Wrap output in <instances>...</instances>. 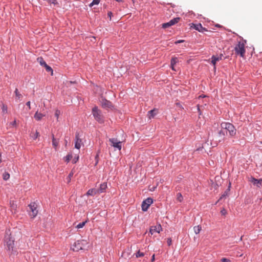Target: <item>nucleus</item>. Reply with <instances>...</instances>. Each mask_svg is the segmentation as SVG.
Returning a JSON list of instances; mask_svg holds the SVG:
<instances>
[{
  "instance_id": "f257e3e1",
  "label": "nucleus",
  "mask_w": 262,
  "mask_h": 262,
  "mask_svg": "<svg viewBox=\"0 0 262 262\" xmlns=\"http://www.w3.org/2000/svg\"><path fill=\"white\" fill-rule=\"evenodd\" d=\"M4 246L6 250L10 255L17 254L16 248L14 247V239L12 238L10 234L7 232L5 236Z\"/></svg>"
},
{
  "instance_id": "f03ea898",
  "label": "nucleus",
  "mask_w": 262,
  "mask_h": 262,
  "mask_svg": "<svg viewBox=\"0 0 262 262\" xmlns=\"http://www.w3.org/2000/svg\"><path fill=\"white\" fill-rule=\"evenodd\" d=\"M221 126L222 129L226 130V135H227L228 132L230 137L235 135L236 130L232 124L229 122H222Z\"/></svg>"
},
{
  "instance_id": "7ed1b4c3",
  "label": "nucleus",
  "mask_w": 262,
  "mask_h": 262,
  "mask_svg": "<svg viewBox=\"0 0 262 262\" xmlns=\"http://www.w3.org/2000/svg\"><path fill=\"white\" fill-rule=\"evenodd\" d=\"M242 41H238V43L235 46L234 50L237 55H239L241 57H243L245 56L246 50L245 45L247 42L246 40H244L243 38Z\"/></svg>"
},
{
  "instance_id": "20e7f679",
  "label": "nucleus",
  "mask_w": 262,
  "mask_h": 262,
  "mask_svg": "<svg viewBox=\"0 0 262 262\" xmlns=\"http://www.w3.org/2000/svg\"><path fill=\"white\" fill-rule=\"evenodd\" d=\"M92 113L95 120L99 123H103L104 122V118L101 110L98 109L96 106H94L92 110Z\"/></svg>"
},
{
  "instance_id": "39448f33",
  "label": "nucleus",
  "mask_w": 262,
  "mask_h": 262,
  "mask_svg": "<svg viewBox=\"0 0 262 262\" xmlns=\"http://www.w3.org/2000/svg\"><path fill=\"white\" fill-rule=\"evenodd\" d=\"M28 207L29 208V215L32 217L34 218L35 217L37 213H38V210H37V205L35 202L31 203L29 205Z\"/></svg>"
},
{
  "instance_id": "423d86ee",
  "label": "nucleus",
  "mask_w": 262,
  "mask_h": 262,
  "mask_svg": "<svg viewBox=\"0 0 262 262\" xmlns=\"http://www.w3.org/2000/svg\"><path fill=\"white\" fill-rule=\"evenodd\" d=\"M109 141L111 142V145L115 148L120 150L122 148V142L118 141L116 138H110Z\"/></svg>"
},
{
  "instance_id": "0eeeda50",
  "label": "nucleus",
  "mask_w": 262,
  "mask_h": 262,
  "mask_svg": "<svg viewBox=\"0 0 262 262\" xmlns=\"http://www.w3.org/2000/svg\"><path fill=\"white\" fill-rule=\"evenodd\" d=\"M153 203V200L150 198H148L143 201L142 203V210L146 211L148 209L149 206Z\"/></svg>"
},
{
  "instance_id": "6e6552de",
  "label": "nucleus",
  "mask_w": 262,
  "mask_h": 262,
  "mask_svg": "<svg viewBox=\"0 0 262 262\" xmlns=\"http://www.w3.org/2000/svg\"><path fill=\"white\" fill-rule=\"evenodd\" d=\"M37 61L39 62L40 64L44 67L46 70V71L48 72L51 73V75H53V71L51 67L48 66L46 61L43 60V59L42 57H38L37 58Z\"/></svg>"
},
{
  "instance_id": "1a4fd4ad",
  "label": "nucleus",
  "mask_w": 262,
  "mask_h": 262,
  "mask_svg": "<svg viewBox=\"0 0 262 262\" xmlns=\"http://www.w3.org/2000/svg\"><path fill=\"white\" fill-rule=\"evenodd\" d=\"M82 242L80 241H77L74 243V244L71 247V249L74 251H78L82 249Z\"/></svg>"
},
{
  "instance_id": "9d476101",
  "label": "nucleus",
  "mask_w": 262,
  "mask_h": 262,
  "mask_svg": "<svg viewBox=\"0 0 262 262\" xmlns=\"http://www.w3.org/2000/svg\"><path fill=\"white\" fill-rule=\"evenodd\" d=\"M100 102L102 107L104 108H108L113 106L112 102L105 98H102Z\"/></svg>"
},
{
  "instance_id": "9b49d317",
  "label": "nucleus",
  "mask_w": 262,
  "mask_h": 262,
  "mask_svg": "<svg viewBox=\"0 0 262 262\" xmlns=\"http://www.w3.org/2000/svg\"><path fill=\"white\" fill-rule=\"evenodd\" d=\"M82 143V140L79 138V134L76 133L75 139V148L79 149L81 147V144Z\"/></svg>"
},
{
  "instance_id": "f8f14e48",
  "label": "nucleus",
  "mask_w": 262,
  "mask_h": 262,
  "mask_svg": "<svg viewBox=\"0 0 262 262\" xmlns=\"http://www.w3.org/2000/svg\"><path fill=\"white\" fill-rule=\"evenodd\" d=\"M250 181L257 187L260 188L262 185V179H256L254 177H251Z\"/></svg>"
},
{
  "instance_id": "ddd939ff",
  "label": "nucleus",
  "mask_w": 262,
  "mask_h": 262,
  "mask_svg": "<svg viewBox=\"0 0 262 262\" xmlns=\"http://www.w3.org/2000/svg\"><path fill=\"white\" fill-rule=\"evenodd\" d=\"M193 28L196 30L200 32L203 33L205 31H207V29L202 26L201 24L199 23L198 24H192Z\"/></svg>"
},
{
  "instance_id": "4468645a",
  "label": "nucleus",
  "mask_w": 262,
  "mask_h": 262,
  "mask_svg": "<svg viewBox=\"0 0 262 262\" xmlns=\"http://www.w3.org/2000/svg\"><path fill=\"white\" fill-rule=\"evenodd\" d=\"M223 54H221L219 56L216 57L212 56L211 57V63L214 66V68L215 69V64L217 61L223 59Z\"/></svg>"
},
{
  "instance_id": "2eb2a0df",
  "label": "nucleus",
  "mask_w": 262,
  "mask_h": 262,
  "mask_svg": "<svg viewBox=\"0 0 262 262\" xmlns=\"http://www.w3.org/2000/svg\"><path fill=\"white\" fill-rule=\"evenodd\" d=\"M218 135H219V136L221 138V139H220L219 140V142H220L224 140L225 136V135H227L226 134V130L222 128L221 130H220L219 132Z\"/></svg>"
},
{
  "instance_id": "dca6fc26",
  "label": "nucleus",
  "mask_w": 262,
  "mask_h": 262,
  "mask_svg": "<svg viewBox=\"0 0 262 262\" xmlns=\"http://www.w3.org/2000/svg\"><path fill=\"white\" fill-rule=\"evenodd\" d=\"M161 229V226H152L150 229V233L151 234H153L155 232L159 233L160 230Z\"/></svg>"
},
{
  "instance_id": "f3484780",
  "label": "nucleus",
  "mask_w": 262,
  "mask_h": 262,
  "mask_svg": "<svg viewBox=\"0 0 262 262\" xmlns=\"http://www.w3.org/2000/svg\"><path fill=\"white\" fill-rule=\"evenodd\" d=\"M107 188L106 183H103L100 185V187L98 190V192L102 193Z\"/></svg>"
},
{
  "instance_id": "a211bd4d",
  "label": "nucleus",
  "mask_w": 262,
  "mask_h": 262,
  "mask_svg": "<svg viewBox=\"0 0 262 262\" xmlns=\"http://www.w3.org/2000/svg\"><path fill=\"white\" fill-rule=\"evenodd\" d=\"M45 116V115H43L41 113H38L36 112L34 115V118L37 121H40L43 117Z\"/></svg>"
},
{
  "instance_id": "6ab92c4d",
  "label": "nucleus",
  "mask_w": 262,
  "mask_h": 262,
  "mask_svg": "<svg viewBox=\"0 0 262 262\" xmlns=\"http://www.w3.org/2000/svg\"><path fill=\"white\" fill-rule=\"evenodd\" d=\"M58 140L55 138L54 135H52V145L55 149L58 145Z\"/></svg>"
},
{
  "instance_id": "aec40b11",
  "label": "nucleus",
  "mask_w": 262,
  "mask_h": 262,
  "mask_svg": "<svg viewBox=\"0 0 262 262\" xmlns=\"http://www.w3.org/2000/svg\"><path fill=\"white\" fill-rule=\"evenodd\" d=\"M97 191L95 189H90L88 191L86 194L88 195L93 196L96 194Z\"/></svg>"
},
{
  "instance_id": "412c9836",
  "label": "nucleus",
  "mask_w": 262,
  "mask_h": 262,
  "mask_svg": "<svg viewBox=\"0 0 262 262\" xmlns=\"http://www.w3.org/2000/svg\"><path fill=\"white\" fill-rule=\"evenodd\" d=\"M180 17H176L172 19H171L169 22L170 23L171 26L174 25V24L178 23L180 20Z\"/></svg>"
},
{
  "instance_id": "4be33fe9",
  "label": "nucleus",
  "mask_w": 262,
  "mask_h": 262,
  "mask_svg": "<svg viewBox=\"0 0 262 262\" xmlns=\"http://www.w3.org/2000/svg\"><path fill=\"white\" fill-rule=\"evenodd\" d=\"M193 230H194V233L196 234H199L200 233V232L201 231V230H202V227L200 225L195 226L193 227Z\"/></svg>"
},
{
  "instance_id": "5701e85b",
  "label": "nucleus",
  "mask_w": 262,
  "mask_h": 262,
  "mask_svg": "<svg viewBox=\"0 0 262 262\" xmlns=\"http://www.w3.org/2000/svg\"><path fill=\"white\" fill-rule=\"evenodd\" d=\"M178 61V59L177 58H172L171 60V69L172 70H175L174 69V66L176 64V63Z\"/></svg>"
},
{
  "instance_id": "b1692460",
  "label": "nucleus",
  "mask_w": 262,
  "mask_h": 262,
  "mask_svg": "<svg viewBox=\"0 0 262 262\" xmlns=\"http://www.w3.org/2000/svg\"><path fill=\"white\" fill-rule=\"evenodd\" d=\"M155 112H156L155 110H150L148 112V115H149V118L154 117V116L156 115Z\"/></svg>"
},
{
  "instance_id": "393cba45",
  "label": "nucleus",
  "mask_w": 262,
  "mask_h": 262,
  "mask_svg": "<svg viewBox=\"0 0 262 262\" xmlns=\"http://www.w3.org/2000/svg\"><path fill=\"white\" fill-rule=\"evenodd\" d=\"M72 158V155L71 154H69L64 157V160L66 162L68 163Z\"/></svg>"
},
{
  "instance_id": "a878e982",
  "label": "nucleus",
  "mask_w": 262,
  "mask_h": 262,
  "mask_svg": "<svg viewBox=\"0 0 262 262\" xmlns=\"http://www.w3.org/2000/svg\"><path fill=\"white\" fill-rule=\"evenodd\" d=\"M86 223V221H85V222H81V223H79L76 226V228H77V229H80V228H82L85 224V223Z\"/></svg>"
},
{
  "instance_id": "bb28decb",
  "label": "nucleus",
  "mask_w": 262,
  "mask_h": 262,
  "mask_svg": "<svg viewBox=\"0 0 262 262\" xmlns=\"http://www.w3.org/2000/svg\"><path fill=\"white\" fill-rule=\"evenodd\" d=\"M100 0H93V2L89 5L90 7H92L95 5L99 4Z\"/></svg>"
},
{
  "instance_id": "cd10ccee",
  "label": "nucleus",
  "mask_w": 262,
  "mask_h": 262,
  "mask_svg": "<svg viewBox=\"0 0 262 262\" xmlns=\"http://www.w3.org/2000/svg\"><path fill=\"white\" fill-rule=\"evenodd\" d=\"M2 112L4 114L7 113V106L6 105L3 104L2 107Z\"/></svg>"
},
{
  "instance_id": "c85d7f7f",
  "label": "nucleus",
  "mask_w": 262,
  "mask_h": 262,
  "mask_svg": "<svg viewBox=\"0 0 262 262\" xmlns=\"http://www.w3.org/2000/svg\"><path fill=\"white\" fill-rule=\"evenodd\" d=\"M14 93H15L16 97L17 98V99H20V97H21V95L19 93L17 89H15Z\"/></svg>"
},
{
  "instance_id": "c756f323",
  "label": "nucleus",
  "mask_w": 262,
  "mask_h": 262,
  "mask_svg": "<svg viewBox=\"0 0 262 262\" xmlns=\"http://www.w3.org/2000/svg\"><path fill=\"white\" fill-rule=\"evenodd\" d=\"M177 200L179 201V202H182V200H183V196L181 194V193H177Z\"/></svg>"
},
{
  "instance_id": "7c9ffc66",
  "label": "nucleus",
  "mask_w": 262,
  "mask_h": 262,
  "mask_svg": "<svg viewBox=\"0 0 262 262\" xmlns=\"http://www.w3.org/2000/svg\"><path fill=\"white\" fill-rule=\"evenodd\" d=\"M144 254L143 252H141L139 250L137 252L136 256L137 257H143Z\"/></svg>"
},
{
  "instance_id": "2f4dec72",
  "label": "nucleus",
  "mask_w": 262,
  "mask_h": 262,
  "mask_svg": "<svg viewBox=\"0 0 262 262\" xmlns=\"http://www.w3.org/2000/svg\"><path fill=\"white\" fill-rule=\"evenodd\" d=\"M171 25H170V23L169 22H168V23H164L162 24V27L163 28H167L170 26H171Z\"/></svg>"
},
{
  "instance_id": "473e14b6",
  "label": "nucleus",
  "mask_w": 262,
  "mask_h": 262,
  "mask_svg": "<svg viewBox=\"0 0 262 262\" xmlns=\"http://www.w3.org/2000/svg\"><path fill=\"white\" fill-rule=\"evenodd\" d=\"M10 177V175L8 173H4L3 174V179L5 180H8Z\"/></svg>"
},
{
  "instance_id": "72a5a7b5",
  "label": "nucleus",
  "mask_w": 262,
  "mask_h": 262,
  "mask_svg": "<svg viewBox=\"0 0 262 262\" xmlns=\"http://www.w3.org/2000/svg\"><path fill=\"white\" fill-rule=\"evenodd\" d=\"M73 172H71L69 175H68V177L67 178V179H68V182H70L71 181V178L73 177Z\"/></svg>"
},
{
  "instance_id": "f704fd0d",
  "label": "nucleus",
  "mask_w": 262,
  "mask_h": 262,
  "mask_svg": "<svg viewBox=\"0 0 262 262\" xmlns=\"http://www.w3.org/2000/svg\"><path fill=\"white\" fill-rule=\"evenodd\" d=\"M60 114V111H59L58 110H56L55 113V116L57 118V119L58 118Z\"/></svg>"
},
{
  "instance_id": "c9c22d12",
  "label": "nucleus",
  "mask_w": 262,
  "mask_h": 262,
  "mask_svg": "<svg viewBox=\"0 0 262 262\" xmlns=\"http://www.w3.org/2000/svg\"><path fill=\"white\" fill-rule=\"evenodd\" d=\"M78 159H79V156L75 157L72 161L73 163H74V164L76 163L78 161Z\"/></svg>"
},
{
  "instance_id": "e433bc0d",
  "label": "nucleus",
  "mask_w": 262,
  "mask_h": 262,
  "mask_svg": "<svg viewBox=\"0 0 262 262\" xmlns=\"http://www.w3.org/2000/svg\"><path fill=\"white\" fill-rule=\"evenodd\" d=\"M167 244L168 246H170L172 243V240L170 238H168L167 241Z\"/></svg>"
},
{
  "instance_id": "4c0bfd02",
  "label": "nucleus",
  "mask_w": 262,
  "mask_h": 262,
  "mask_svg": "<svg viewBox=\"0 0 262 262\" xmlns=\"http://www.w3.org/2000/svg\"><path fill=\"white\" fill-rule=\"evenodd\" d=\"M228 191H226L222 195V196L221 197L220 199H222L224 197H225L227 195H228Z\"/></svg>"
},
{
  "instance_id": "58836bf2",
  "label": "nucleus",
  "mask_w": 262,
  "mask_h": 262,
  "mask_svg": "<svg viewBox=\"0 0 262 262\" xmlns=\"http://www.w3.org/2000/svg\"><path fill=\"white\" fill-rule=\"evenodd\" d=\"M39 134V133L37 131H36L33 137L34 139H36L38 137Z\"/></svg>"
},
{
  "instance_id": "ea45409f",
  "label": "nucleus",
  "mask_w": 262,
  "mask_h": 262,
  "mask_svg": "<svg viewBox=\"0 0 262 262\" xmlns=\"http://www.w3.org/2000/svg\"><path fill=\"white\" fill-rule=\"evenodd\" d=\"M30 101H28L27 103H26V105L28 106L29 107V109L30 110L31 109V106H30Z\"/></svg>"
},
{
  "instance_id": "a19ab883",
  "label": "nucleus",
  "mask_w": 262,
  "mask_h": 262,
  "mask_svg": "<svg viewBox=\"0 0 262 262\" xmlns=\"http://www.w3.org/2000/svg\"><path fill=\"white\" fill-rule=\"evenodd\" d=\"M112 15H113V13H112L111 12H108L107 13V16H108V17H110V19H111V17H112Z\"/></svg>"
},
{
  "instance_id": "79ce46f5",
  "label": "nucleus",
  "mask_w": 262,
  "mask_h": 262,
  "mask_svg": "<svg viewBox=\"0 0 262 262\" xmlns=\"http://www.w3.org/2000/svg\"><path fill=\"white\" fill-rule=\"evenodd\" d=\"M221 212L222 215H225L226 213V211L225 209H223L222 210H221Z\"/></svg>"
},
{
  "instance_id": "37998d69",
  "label": "nucleus",
  "mask_w": 262,
  "mask_h": 262,
  "mask_svg": "<svg viewBox=\"0 0 262 262\" xmlns=\"http://www.w3.org/2000/svg\"><path fill=\"white\" fill-rule=\"evenodd\" d=\"M184 40H178V41H176V42H175V43H176V44H178V43H181V42H184Z\"/></svg>"
},
{
  "instance_id": "c03bdc74",
  "label": "nucleus",
  "mask_w": 262,
  "mask_h": 262,
  "mask_svg": "<svg viewBox=\"0 0 262 262\" xmlns=\"http://www.w3.org/2000/svg\"><path fill=\"white\" fill-rule=\"evenodd\" d=\"M221 262H226V261H228V260L227 258H223L221 259Z\"/></svg>"
},
{
  "instance_id": "a18cd8bd",
  "label": "nucleus",
  "mask_w": 262,
  "mask_h": 262,
  "mask_svg": "<svg viewBox=\"0 0 262 262\" xmlns=\"http://www.w3.org/2000/svg\"><path fill=\"white\" fill-rule=\"evenodd\" d=\"M155 260V255L154 254L151 258V261L153 262Z\"/></svg>"
},
{
  "instance_id": "49530a36",
  "label": "nucleus",
  "mask_w": 262,
  "mask_h": 262,
  "mask_svg": "<svg viewBox=\"0 0 262 262\" xmlns=\"http://www.w3.org/2000/svg\"><path fill=\"white\" fill-rule=\"evenodd\" d=\"M215 26H216V27H219H219H221V26L220 25H219V24H216V25H215Z\"/></svg>"
},
{
  "instance_id": "de8ad7c7",
  "label": "nucleus",
  "mask_w": 262,
  "mask_h": 262,
  "mask_svg": "<svg viewBox=\"0 0 262 262\" xmlns=\"http://www.w3.org/2000/svg\"><path fill=\"white\" fill-rule=\"evenodd\" d=\"M16 124V121H14L12 123V125H14Z\"/></svg>"
},
{
  "instance_id": "09e8293b",
  "label": "nucleus",
  "mask_w": 262,
  "mask_h": 262,
  "mask_svg": "<svg viewBox=\"0 0 262 262\" xmlns=\"http://www.w3.org/2000/svg\"><path fill=\"white\" fill-rule=\"evenodd\" d=\"M2 162V160H1V154H0V163H1Z\"/></svg>"
},
{
  "instance_id": "8fccbe9b",
  "label": "nucleus",
  "mask_w": 262,
  "mask_h": 262,
  "mask_svg": "<svg viewBox=\"0 0 262 262\" xmlns=\"http://www.w3.org/2000/svg\"><path fill=\"white\" fill-rule=\"evenodd\" d=\"M198 110L199 112H200V108H199V106H198Z\"/></svg>"
},
{
  "instance_id": "3c124183",
  "label": "nucleus",
  "mask_w": 262,
  "mask_h": 262,
  "mask_svg": "<svg viewBox=\"0 0 262 262\" xmlns=\"http://www.w3.org/2000/svg\"><path fill=\"white\" fill-rule=\"evenodd\" d=\"M12 207H13V208H14H14H15V206L14 205H12Z\"/></svg>"
},
{
  "instance_id": "603ef678",
  "label": "nucleus",
  "mask_w": 262,
  "mask_h": 262,
  "mask_svg": "<svg viewBox=\"0 0 262 262\" xmlns=\"http://www.w3.org/2000/svg\"><path fill=\"white\" fill-rule=\"evenodd\" d=\"M98 155H97L96 156L95 159H97V158H98Z\"/></svg>"
}]
</instances>
